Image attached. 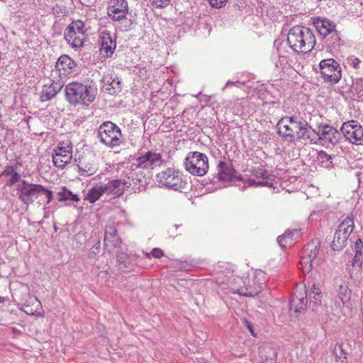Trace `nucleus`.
<instances>
[{
  "label": "nucleus",
  "mask_w": 363,
  "mask_h": 363,
  "mask_svg": "<svg viewBox=\"0 0 363 363\" xmlns=\"http://www.w3.org/2000/svg\"><path fill=\"white\" fill-rule=\"evenodd\" d=\"M278 134L289 142L315 140V130L306 121L298 120L293 116L281 118L277 124Z\"/></svg>",
  "instance_id": "f257e3e1"
},
{
  "label": "nucleus",
  "mask_w": 363,
  "mask_h": 363,
  "mask_svg": "<svg viewBox=\"0 0 363 363\" xmlns=\"http://www.w3.org/2000/svg\"><path fill=\"white\" fill-rule=\"evenodd\" d=\"M287 43L295 52L307 53L313 49L315 38L309 28L296 26L289 30Z\"/></svg>",
  "instance_id": "f03ea898"
},
{
  "label": "nucleus",
  "mask_w": 363,
  "mask_h": 363,
  "mask_svg": "<svg viewBox=\"0 0 363 363\" xmlns=\"http://www.w3.org/2000/svg\"><path fill=\"white\" fill-rule=\"evenodd\" d=\"M96 88L78 82L69 83L65 87L67 101L73 104L89 106L95 99Z\"/></svg>",
  "instance_id": "7ed1b4c3"
},
{
  "label": "nucleus",
  "mask_w": 363,
  "mask_h": 363,
  "mask_svg": "<svg viewBox=\"0 0 363 363\" xmlns=\"http://www.w3.org/2000/svg\"><path fill=\"white\" fill-rule=\"evenodd\" d=\"M96 135L101 143L111 148L118 146L122 143L121 129L111 121L104 122L98 128Z\"/></svg>",
  "instance_id": "20e7f679"
},
{
  "label": "nucleus",
  "mask_w": 363,
  "mask_h": 363,
  "mask_svg": "<svg viewBox=\"0 0 363 363\" xmlns=\"http://www.w3.org/2000/svg\"><path fill=\"white\" fill-rule=\"evenodd\" d=\"M184 164L187 172L199 177L205 175L209 168L208 157L199 152H189Z\"/></svg>",
  "instance_id": "39448f33"
},
{
  "label": "nucleus",
  "mask_w": 363,
  "mask_h": 363,
  "mask_svg": "<svg viewBox=\"0 0 363 363\" xmlns=\"http://www.w3.org/2000/svg\"><path fill=\"white\" fill-rule=\"evenodd\" d=\"M319 249L320 243L315 241L308 242L304 247L299 262L304 274L315 270L318 266L319 260L317 259V257L319 253Z\"/></svg>",
  "instance_id": "423d86ee"
},
{
  "label": "nucleus",
  "mask_w": 363,
  "mask_h": 363,
  "mask_svg": "<svg viewBox=\"0 0 363 363\" xmlns=\"http://www.w3.org/2000/svg\"><path fill=\"white\" fill-rule=\"evenodd\" d=\"M157 182L174 191H182L186 188V182L183 181L178 171L172 168H167L157 174Z\"/></svg>",
  "instance_id": "0eeeda50"
},
{
  "label": "nucleus",
  "mask_w": 363,
  "mask_h": 363,
  "mask_svg": "<svg viewBox=\"0 0 363 363\" xmlns=\"http://www.w3.org/2000/svg\"><path fill=\"white\" fill-rule=\"evenodd\" d=\"M64 36L72 48L77 49L82 47L85 39L84 23L79 20L72 21L66 28Z\"/></svg>",
  "instance_id": "6e6552de"
},
{
  "label": "nucleus",
  "mask_w": 363,
  "mask_h": 363,
  "mask_svg": "<svg viewBox=\"0 0 363 363\" xmlns=\"http://www.w3.org/2000/svg\"><path fill=\"white\" fill-rule=\"evenodd\" d=\"M353 218L347 216L338 226L334 235L331 247L334 250H341L347 245L349 236L354 230Z\"/></svg>",
  "instance_id": "1a4fd4ad"
},
{
  "label": "nucleus",
  "mask_w": 363,
  "mask_h": 363,
  "mask_svg": "<svg viewBox=\"0 0 363 363\" xmlns=\"http://www.w3.org/2000/svg\"><path fill=\"white\" fill-rule=\"evenodd\" d=\"M321 77L326 82L337 84L342 77L340 64L333 58L323 60L319 63Z\"/></svg>",
  "instance_id": "9d476101"
},
{
  "label": "nucleus",
  "mask_w": 363,
  "mask_h": 363,
  "mask_svg": "<svg viewBox=\"0 0 363 363\" xmlns=\"http://www.w3.org/2000/svg\"><path fill=\"white\" fill-rule=\"evenodd\" d=\"M43 189L44 186L43 185L29 183L26 180L22 181L20 184L16 185L18 199L26 205L33 203Z\"/></svg>",
  "instance_id": "9b49d317"
},
{
  "label": "nucleus",
  "mask_w": 363,
  "mask_h": 363,
  "mask_svg": "<svg viewBox=\"0 0 363 363\" xmlns=\"http://www.w3.org/2000/svg\"><path fill=\"white\" fill-rule=\"evenodd\" d=\"M72 145L69 141L60 142L52 153V162L57 168L63 169L72 158Z\"/></svg>",
  "instance_id": "f8f14e48"
},
{
  "label": "nucleus",
  "mask_w": 363,
  "mask_h": 363,
  "mask_svg": "<svg viewBox=\"0 0 363 363\" xmlns=\"http://www.w3.org/2000/svg\"><path fill=\"white\" fill-rule=\"evenodd\" d=\"M340 131L346 140L356 145H363V128L356 121L343 123Z\"/></svg>",
  "instance_id": "ddd939ff"
},
{
  "label": "nucleus",
  "mask_w": 363,
  "mask_h": 363,
  "mask_svg": "<svg viewBox=\"0 0 363 363\" xmlns=\"http://www.w3.org/2000/svg\"><path fill=\"white\" fill-rule=\"evenodd\" d=\"M128 13V5L126 0H111L107 8V14L115 21L126 19Z\"/></svg>",
  "instance_id": "4468645a"
},
{
  "label": "nucleus",
  "mask_w": 363,
  "mask_h": 363,
  "mask_svg": "<svg viewBox=\"0 0 363 363\" xmlns=\"http://www.w3.org/2000/svg\"><path fill=\"white\" fill-rule=\"evenodd\" d=\"M340 133L334 128L329 125H323L318 126V131H315V139L328 142L333 145L339 143Z\"/></svg>",
  "instance_id": "2eb2a0df"
},
{
  "label": "nucleus",
  "mask_w": 363,
  "mask_h": 363,
  "mask_svg": "<svg viewBox=\"0 0 363 363\" xmlns=\"http://www.w3.org/2000/svg\"><path fill=\"white\" fill-rule=\"evenodd\" d=\"M100 42L101 54L107 57H111L116 48L115 35H111L108 30H103L100 34Z\"/></svg>",
  "instance_id": "dca6fc26"
},
{
  "label": "nucleus",
  "mask_w": 363,
  "mask_h": 363,
  "mask_svg": "<svg viewBox=\"0 0 363 363\" xmlns=\"http://www.w3.org/2000/svg\"><path fill=\"white\" fill-rule=\"evenodd\" d=\"M104 241V246L109 252L115 248L120 247L121 240L118 236L116 227L113 224L106 225Z\"/></svg>",
  "instance_id": "f3484780"
},
{
  "label": "nucleus",
  "mask_w": 363,
  "mask_h": 363,
  "mask_svg": "<svg viewBox=\"0 0 363 363\" xmlns=\"http://www.w3.org/2000/svg\"><path fill=\"white\" fill-rule=\"evenodd\" d=\"M162 162V156L160 153L149 151L144 155L136 159L137 167L142 169L153 168Z\"/></svg>",
  "instance_id": "a211bd4d"
},
{
  "label": "nucleus",
  "mask_w": 363,
  "mask_h": 363,
  "mask_svg": "<svg viewBox=\"0 0 363 363\" xmlns=\"http://www.w3.org/2000/svg\"><path fill=\"white\" fill-rule=\"evenodd\" d=\"M101 82L104 84L102 86L104 91L111 95L116 94L121 91V80L118 77L105 74L103 76Z\"/></svg>",
  "instance_id": "6ab92c4d"
},
{
  "label": "nucleus",
  "mask_w": 363,
  "mask_h": 363,
  "mask_svg": "<svg viewBox=\"0 0 363 363\" xmlns=\"http://www.w3.org/2000/svg\"><path fill=\"white\" fill-rule=\"evenodd\" d=\"M106 194L119 197L123 195L125 189L130 186L128 182H121V180H112L106 184H103Z\"/></svg>",
  "instance_id": "aec40b11"
},
{
  "label": "nucleus",
  "mask_w": 363,
  "mask_h": 363,
  "mask_svg": "<svg viewBox=\"0 0 363 363\" xmlns=\"http://www.w3.org/2000/svg\"><path fill=\"white\" fill-rule=\"evenodd\" d=\"M335 286L337 296L342 304L347 307H351V290L348 288L347 283L342 279L337 278L335 279Z\"/></svg>",
  "instance_id": "412c9836"
},
{
  "label": "nucleus",
  "mask_w": 363,
  "mask_h": 363,
  "mask_svg": "<svg viewBox=\"0 0 363 363\" xmlns=\"http://www.w3.org/2000/svg\"><path fill=\"white\" fill-rule=\"evenodd\" d=\"M62 87V84L60 80L58 82L52 81L49 84H45L40 92V100L42 101H47L52 99L60 91Z\"/></svg>",
  "instance_id": "4be33fe9"
},
{
  "label": "nucleus",
  "mask_w": 363,
  "mask_h": 363,
  "mask_svg": "<svg viewBox=\"0 0 363 363\" xmlns=\"http://www.w3.org/2000/svg\"><path fill=\"white\" fill-rule=\"evenodd\" d=\"M76 65V62L72 59L68 55H63L58 58L55 67L60 74L66 75L69 74Z\"/></svg>",
  "instance_id": "5701e85b"
},
{
  "label": "nucleus",
  "mask_w": 363,
  "mask_h": 363,
  "mask_svg": "<svg viewBox=\"0 0 363 363\" xmlns=\"http://www.w3.org/2000/svg\"><path fill=\"white\" fill-rule=\"evenodd\" d=\"M307 303V295L303 296L301 293L297 294V292H296L292 296L290 309L294 310L296 313H304L306 309Z\"/></svg>",
  "instance_id": "b1692460"
},
{
  "label": "nucleus",
  "mask_w": 363,
  "mask_h": 363,
  "mask_svg": "<svg viewBox=\"0 0 363 363\" xmlns=\"http://www.w3.org/2000/svg\"><path fill=\"white\" fill-rule=\"evenodd\" d=\"M77 167L82 176L88 177L94 174L96 171L94 160L82 157L77 164Z\"/></svg>",
  "instance_id": "393cba45"
},
{
  "label": "nucleus",
  "mask_w": 363,
  "mask_h": 363,
  "mask_svg": "<svg viewBox=\"0 0 363 363\" xmlns=\"http://www.w3.org/2000/svg\"><path fill=\"white\" fill-rule=\"evenodd\" d=\"M219 179L225 181H233L234 174L237 173L231 163L219 162L218 164Z\"/></svg>",
  "instance_id": "a878e982"
},
{
  "label": "nucleus",
  "mask_w": 363,
  "mask_h": 363,
  "mask_svg": "<svg viewBox=\"0 0 363 363\" xmlns=\"http://www.w3.org/2000/svg\"><path fill=\"white\" fill-rule=\"evenodd\" d=\"M315 26L318 33L323 37L335 31V25L327 19H317Z\"/></svg>",
  "instance_id": "bb28decb"
},
{
  "label": "nucleus",
  "mask_w": 363,
  "mask_h": 363,
  "mask_svg": "<svg viewBox=\"0 0 363 363\" xmlns=\"http://www.w3.org/2000/svg\"><path fill=\"white\" fill-rule=\"evenodd\" d=\"M249 281L247 286L240 287L237 290V293L242 296L254 297L257 296L262 291L260 285H256L253 281V286H252Z\"/></svg>",
  "instance_id": "cd10ccee"
},
{
  "label": "nucleus",
  "mask_w": 363,
  "mask_h": 363,
  "mask_svg": "<svg viewBox=\"0 0 363 363\" xmlns=\"http://www.w3.org/2000/svg\"><path fill=\"white\" fill-rule=\"evenodd\" d=\"M298 234L297 230H286L284 234L277 238V242L279 246L282 248L291 245L294 242V235Z\"/></svg>",
  "instance_id": "c85d7f7f"
},
{
  "label": "nucleus",
  "mask_w": 363,
  "mask_h": 363,
  "mask_svg": "<svg viewBox=\"0 0 363 363\" xmlns=\"http://www.w3.org/2000/svg\"><path fill=\"white\" fill-rule=\"evenodd\" d=\"M106 194L103 184L92 187L85 196L84 199L94 203L104 194Z\"/></svg>",
  "instance_id": "c756f323"
},
{
  "label": "nucleus",
  "mask_w": 363,
  "mask_h": 363,
  "mask_svg": "<svg viewBox=\"0 0 363 363\" xmlns=\"http://www.w3.org/2000/svg\"><path fill=\"white\" fill-rule=\"evenodd\" d=\"M308 296L310 299V305L313 304V310H314V306L321 302L322 295L319 287L313 284Z\"/></svg>",
  "instance_id": "7c9ffc66"
},
{
  "label": "nucleus",
  "mask_w": 363,
  "mask_h": 363,
  "mask_svg": "<svg viewBox=\"0 0 363 363\" xmlns=\"http://www.w3.org/2000/svg\"><path fill=\"white\" fill-rule=\"evenodd\" d=\"M58 196L59 201H72L74 202H78L79 201V197L78 196V195L73 194L65 186L62 187L61 191L58 192Z\"/></svg>",
  "instance_id": "2f4dec72"
},
{
  "label": "nucleus",
  "mask_w": 363,
  "mask_h": 363,
  "mask_svg": "<svg viewBox=\"0 0 363 363\" xmlns=\"http://www.w3.org/2000/svg\"><path fill=\"white\" fill-rule=\"evenodd\" d=\"M351 91L355 94L358 98H363V77H355L352 79Z\"/></svg>",
  "instance_id": "473e14b6"
},
{
  "label": "nucleus",
  "mask_w": 363,
  "mask_h": 363,
  "mask_svg": "<svg viewBox=\"0 0 363 363\" xmlns=\"http://www.w3.org/2000/svg\"><path fill=\"white\" fill-rule=\"evenodd\" d=\"M252 176L256 180L268 181L269 182L272 180V177L269 174L268 171L263 168L258 167L253 169Z\"/></svg>",
  "instance_id": "72a5a7b5"
},
{
  "label": "nucleus",
  "mask_w": 363,
  "mask_h": 363,
  "mask_svg": "<svg viewBox=\"0 0 363 363\" xmlns=\"http://www.w3.org/2000/svg\"><path fill=\"white\" fill-rule=\"evenodd\" d=\"M333 353L337 363H347V355L341 344L335 345Z\"/></svg>",
  "instance_id": "f704fd0d"
},
{
  "label": "nucleus",
  "mask_w": 363,
  "mask_h": 363,
  "mask_svg": "<svg viewBox=\"0 0 363 363\" xmlns=\"http://www.w3.org/2000/svg\"><path fill=\"white\" fill-rule=\"evenodd\" d=\"M355 249V256L352 260V265L354 266L355 264L359 262V267L362 265V262L359 260V257L363 255V242L359 238L354 245Z\"/></svg>",
  "instance_id": "c9c22d12"
},
{
  "label": "nucleus",
  "mask_w": 363,
  "mask_h": 363,
  "mask_svg": "<svg viewBox=\"0 0 363 363\" xmlns=\"http://www.w3.org/2000/svg\"><path fill=\"white\" fill-rule=\"evenodd\" d=\"M318 160L321 162L322 165L325 167L332 166V157L325 151H320L318 155Z\"/></svg>",
  "instance_id": "e433bc0d"
},
{
  "label": "nucleus",
  "mask_w": 363,
  "mask_h": 363,
  "mask_svg": "<svg viewBox=\"0 0 363 363\" xmlns=\"http://www.w3.org/2000/svg\"><path fill=\"white\" fill-rule=\"evenodd\" d=\"M245 183L247 184L250 186H269L272 187L273 184L272 182H269L268 181H260V180H256L255 179L250 178L245 181Z\"/></svg>",
  "instance_id": "4c0bfd02"
},
{
  "label": "nucleus",
  "mask_w": 363,
  "mask_h": 363,
  "mask_svg": "<svg viewBox=\"0 0 363 363\" xmlns=\"http://www.w3.org/2000/svg\"><path fill=\"white\" fill-rule=\"evenodd\" d=\"M22 181H26L25 179H22L21 178V175L15 172L11 175L10 179L6 182V186H12L13 185L20 184Z\"/></svg>",
  "instance_id": "58836bf2"
},
{
  "label": "nucleus",
  "mask_w": 363,
  "mask_h": 363,
  "mask_svg": "<svg viewBox=\"0 0 363 363\" xmlns=\"http://www.w3.org/2000/svg\"><path fill=\"white\" fill-rule=\"evenodd\" d=\"M127 257L125 254H120L117 256V263L120 268H127L128 263L126 262Z\"/></svg>",
  "instance_id": "ea45409f"
},
{
  "label": "nucleus",
  "mask_w": 363,
  "mask_h": 363,
  "mask_svg": "<svg viewBox=\"0 0 363 363\" xmlns=\"http://www.w3.org/2000/svg\"><path fill=\"white\" fill-rule=\"evenodd\" d=\"M150 1L152 2V4L156 8L166 7L170 3V0H150Z\"/></svg>",
  "instance_id": "a19ab883"
},
{
  "label": "nucleus",
  "mask_w": 363,
  "mask_h": 363,
  "mask_svg": "<svg viewBox=\"0 0 363 363\" xmlns=\"http://www.w3.org/2000/svg\"><path fill=\"white\" fill-rule=\"evenodd\" d=\"M101 248L100 241H98L96 244H94L89 253V257L91 259H94L95 256L99 252Z\"/></svg>",
  "instance_id": "79ce46f5"
},
{
  "label": "nucleus",
  "mask_w": 363,
  "mask_h": 363,
  "mask_svg": "<svg viewBox=\"0 0 363 363\" xmlns=\"http://www.w3.org/2000/svg\"><path fill=\"white\" fill-rule=\"evenodd\" d=\"M347 64L354 69L360 67L361 60L357 57H350L347 59Z\"/></svg>",
  "instance_id": "37998d69"
},
{
  "label": "nucleus",
  "mask_w": 363,
  "mask_h": 363,
  "mask_svg": "<svg viewBox=\"0 0 363 363\" xmlns=\"http://www.w3.org/2000/svg\"><path fill=\"white\" fill-rule=\"evenodd\" d=\"M269 354H270L269 357H267V355L264 356V357H265L264 363H275L276 357H277L276 351L272 348H269Z\"/></svg>",
  "instance_id": "c03bdc74"
},
{
  "label": "nucleus",
  "mask_w": 363,
  "mask_h": 363,
  "mask_svg": "<svg viewBox=\"0 0 363 363\" xmlns=\"http://www.w3.org/2000/svg\"><path fill=\"white\" fill-rule=\"evenodd\" d=\"M228 0H208L209 4L211 6L220 9L223 7Z\"/></svg>",
  "instance_id": "a18cd8bd"
},
{
  "label": "nucleus",
  "mask_w": 363,
  "mask_h": 363,
  "mask_svg": "<svg viewBox=\"0 0 363 363\" xmlns=\"http://www.w3.org/2000/svg\"><path fill=\"white\" fill-rule=\"evenodd\" d=\"M331 34L332 35L330 38H332L333 40V47L336 48L340 46L341 45V39L339 37L338 34L336 33L335 30Z\"/></svg>",
  "instance_id": "49530a36"
},
{
  "label": "nucleus",
  "mask_w": 363,
  "mask_h": 363,
  "mask_svg": "<svg viewBox=\"0 0 363 363\" xmlns=\"http://www.w3.org/2000/svg\"><path fill=\"white\" fill-rule=\"evenodd\" d=\"M15 172L12 166H6L2 172V176H11Z\"/></svg>",
  "instance_id": "de8ad7c7"
},
{
  "label": "nucleus",
  "mask_w": 363,
  "mask_h": 363,
  "mask_svg": "<svg viewBox=\"0 0 363 363\" xmlns=\"http://www.w3.org/2000/svg\"><path fill=\"white\" fill-rule=\"evenodd\" d=\"M151 255L155 258H160L163 256V251L160 248H154L151 251Z\"/></svg>",
  "instance_id": "09e8293b"
},
{
  "label": "nucleus",
  "mask_w": 363,
  "mask_h": 363,
  "mask_svg": "<svg viewBox=\"0 0 363 363\" xmlns=\"http://www.w3.org/2000/svg\"><path fill=\"white\" fill-rule=\"evenodd\" d=\"M41 192H44L45 194V196L47 197V202L46 203L48 204L51 202L52 199V192L50 190H48L46 187L44 186V189L42 190Z\"/></svg>",
  "instance_id": "8fccbe9b"
},
{
  "label": "nucleus",
  "mask_w": 363,
  "mask_h": 363,
  "mask_svg": "<svg viewBox=\"0 0 363 363\" xmlns=\"http://www.w3.org/2000/svg\"><path fill=\"white\" fill-rule=\"evenodd\" d=\"M244 323H245V326L248 328V330L250 331V333L252 334H253L252 326L250 324V323L248 320H247L246 319H245Z\"/></svg>",
  "instance_id": "3c124183"
},
{
  "label": "nucleus",
  "mask_w": 363,
  "mask_h": 363,
  "mask_svg": "<svg viewBox=\"0 0 363 363\" xmlns=\"http://www.w3.org/2000/svg\"><path fill=\"white\" fill-rule=\"evenodd\" d=\"M233 179H236L237 180L239 181H244L242 177L240 174H237V173L234 174Z\"/></svg>",
  "instance_id": "603ef678"
},
{
  "label": "nucleus",
  "mask_w": 363,
  "mask_h": 363,
  "mask_svg": "<svg viewBox=\"0 0 363 363\" xmlns=\"http://www.w3.org/2000/svg\"><path fill=\"white\" fill-rule=\"evenodd\" d=\"M5 301V298L2 296H0V303H4Z\"/></svg>",
  "instance_id": "864d4df0"
},
{
  "label": "nucleus",
  "mask_w": 363,
  "mask_h": 363,
  "mask_svg": "<svg viewBox=\"0 0 363 363\" xmlns=\"http://www.w3.org/2000/svg\"><path fill=\"white\" fill-rule=\"evenodd\" d=\"M233 84V82H231L228 81V82H227V84H226V86H228V84Z\"/></svg>",
  "instance_id": "5fc2aeb1"
},
{
  "label": "nucleus",
  "mask_w": 363,
  "mask_h": 363,
  "mask_svg": "<svg viewBox=\"0 0 363 363\" xmlns=\"http://www.w3.org/2000/svg\"><path fill=\"white\" fill-rule=\"evenodd\" d=\"M180 225H175L174 227L176 229H177Z\"/></svg>",
  "instance_id": "6e6d98bb"
}]
</instances>
